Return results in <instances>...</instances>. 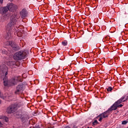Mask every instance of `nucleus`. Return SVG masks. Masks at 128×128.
I'll list each match as a JSON object with an SVG mask.
<instances>
[{"mask_svg": "<svg viewBox=\"0 0 128 128\" xmlns=\"http://www.w3.org/2000/svg\"><path fill=\"white\" fill-rule=\"evenodd\" d=\"M0 68L2 70L3 76H5L3 79L4 86H14L17 84L18 82H20V80H18L16 78L12 79L9 81L8 80V77H6L8 76V67L6 65L1 66Z\"/></svg>", "mask_w": 128, "mask_h": 128, "instance_id": "f257e3e1", "label": "nucleus"}, {"mask_svg": "<svg viewBox=\"0 0 128 128\" xmlns=\"http://www.w3.org/2000/svg\"><path fill=\"white\" fill-rule=\"evenodd\" d=\"M28 52L27 50H21L16 52L13 56L14 60H20L26 58Z\"/></svg>", "mask_w": 128, "mask_h": 128, "instance_id": "f03ea898", "label": "nucleus"}, {"mask_svg": "<svg viewBox=\"0 0 128 128\" xmlns=\"http://www.w3.org/2000/svg\"><path fill=\"white\" fill-rule=\"evenodd\" d=\"M18 18L20 17L18 16L16 14L12 15L10 18V22L6 26L7 30H11L12 26H14V24H16V20H18Z\"/></svg>", "mask_w": 128, "mask_h": 128, "instance_id": "7ed1b4c3", "label": "nucleus"}, {"mask_svg": "<svg viewBox=\"0 0 128 128\" xmlns=\"http://www.w3.org/2000/svg\"><path fill=\"white\" fill-rule=\"evenodd\" d=\"M24 84L22 83H21L16 86L14 93L16 94H20L22 93V92L24 91Z\"/></svg>", "mask_w": 128, "mask_h": 128, "instance_id": "20e7f679", "label": "nucleus"}, {"mask_svg": "<svg viewBox=\"0 0 128 128\" xmlns=\"http://www.w3.org/2000/svg\"><path fill=\"white\" fill-rule=\"evenodd\" d=\"M16 110V105L12 104L8 108L6 112L8 114H12Z\"/></svg>", "mask_w": 128, "mask_h": 128, "instance_id": "39448f33", "label": "nucleus"}, {"mask_svg": "<svg viewBox=\"0 0 128 128\" xmlns=\"http://www.w3.org/2000/svg\"><path fill=\"white\" fill-rule=\"evenodd\" d=\"M12 42L11 41H8L6 45L8 46L10 48L13 49L14 50H18V45L16 44H12Z\"/></svg>", "mask_w": 128, "mask_h": 128, "instance_id": "423d86ee", "label": "nucleus"}, {"mask_svg": "<svg viewBox=\"0 0 128 128\" xmlns=\"http://www.w3.org/2000/svg\"><path fill=\"white\" fill-rule=\"evenodd\" d=\"M7 6L8 8V10H10V12H14V10H16L18 6L12 3H8L7 4Z\"/></svg>", "mask_w": 128, "mask_h": 128, "instance_id": "0eeeda50", "label": "nucleus"}, {"mask_svg": "<svg viewBox=\"0 0 128 128\" xmlns=\"http://www.w3.org/2000/svg\"><path fill=\"white\" fill-rule=\"evenodd\" d=\"M20 15L22 18H24L26 16H28V11L26 9L24 8L20 12Z\"/></svg>", "mask_w": 128, "mask_h": 128, "instance_id": "6e6552de", "label": "nucleus"}, {"mask_svg": "<svg viewBox=\"0 0 128 128\" xmlns=\"http://www.w3.org/2000/svg\"><path fill=\"white\" fill-rule=\"evenodd\" d=\"M8 6L0 8V14H4L6 12H8Z\"/></svg>", "mask_w": 128, "mask_h": 128, "instance_id": "1a4fd4ad", "label": "nucleus"}, {"mask_svg": "<svg viewBox=\"0 0 128 128\" xmlns=\"http://www.w3.org/2000/svg\"><path fill=\"white\" fill-rule=\"evenodd\" d=\"M118 108V104L116 103H114L111 108L108 109V112H112V110H116Z\"/></svg>", "mask_w": 128, "mask_h": 128, "instance_id": "9d476101", "label": "nucleus"}, {"mask_svg": "<svg viewBox=\"0 0 128 128\" xmlns=\"http://www.w3.org/2000/svg\"><path fill=\"white\" fill-rule=\"evenodd\" d=\"M108 111H106L104 113L100 114L99 115V116H102L103 118H108Z\"/></svg>", "mask_w": 128, "mask_h": 128, "instance_id": "9b49d317", "label": "nucleus"}, {"mask_svg": "<svg viewBox=\"0 0 128 128\" xmlns=\"http://www.w3.org/2000/svg\"><path fill=\"white\" fill-rule=\"evenodd\" d=\"M6 64H7V66H14V64H16V62H6Z\"/></svg>", "mask_w": 128, "mask_h": 128, "instance_id": "f8f14e48", "label": "nucleus"}, {"mask_svg": "<svg viewBox=\"0 0 128 128\" xmlns=\"http://www.w3.org/2000/svg\"><path fill=\"white\" fill-rule=\"evenodd\" d=\"M124 100V97H122L117 102H116L115 104H122V102H126V100Z\"/></svg>", "mask_w": 128, "mask_h": 128, "instance_id": "ddd939ff", "label": "nucleus"}, {"mask_svg": "<svg viewBox=\"0 0 128 128\" xmlns=\"http://www.w3.org/2000/svg\"><path fill=\"white\" fill-rule=\"evenodd\" d=\"M0 118H1L2 120H5L6 122H8V118L6 116H0Z\"/></svg>", "mask_w": 128, "mask_h": 128, "instance_id": "4468645a", "label": "nucleus"}, {"mask_svg": "<svg viewBox=\"0 0 128 128\" xmlns=\"http://www.w3.org/2000/svg\"><path fill=\"white\" fill-rule=\"evenodd\" d=\"M30 118V117L28 116V115H25L22 118V120L24 122V120H28Z\"/></svg>", "mask_w": 128, "mask_h": 128, "instance_id": "2eb2a0df", "label": "nucleus"}, {"mask_svg": "<svg viewBox=\"0 0 128 128\" xmlns=\"http://www.w3.org/2000/svg\"><path fill=\"white\" fill-rule=\"evenodd\" d=\"M62 44L64 46H68V41L66 40H64L62 42Z\"/></svg>", "mask_w": 128, "mask_h": 128, "instance_id": "dca6fc26", "label": "nucleus"}, {"mask_svg": "<svg viewBox=\"0 0 128 128\" xmlns=\"http://www.w3.org/2000/svg\"><path fill=\"white\" fill-rule=\"evenodd\" d=\"M107 90L108 92H112V87H108V88H107Z\"/></svg>", "mask_w": 128, "mask_h": 128, "instance_id": "f3484780", "label": "nucleus"}, {"mask_svg": "<svg viewBox=\"0 0 128 128\" xmlns=\"http://www.w3.org/2000/svg\"><path fill=\"white\" fill-rule=\"evenodd\" d=\"M128 120H124L122 122V124H128Z\"/></svg>", "mask_w": 128, "mask_h": 128, "instance_id": "a211bd4d", "label": "nucleus"}, {"mask_svg": "<svg viewBox=\"0 0 128 128\" xmlns=\"http://www.w3.org/2000/svg\"><path fill=\"white\" fill-rule=\"evenodd\" d=\"M100 116V118L98 120H99V122H102V118H104L102 117V116Z\"/></svg>", "mask_w": 128, "mask_h": 128, "instance_id": "6ab92c4d", "label": "nucleus"}, {"mask_svg": "<svg viewBox=\"0 0 128 128\" xmlns=\"http://www.w3.org/2000/svg\"><path fill=\"white\" fill-rule=\"evenodd\" d=\"M98 124V120H94V122H93V124L94 126L95 124Z\"/></svg>", "mask_w": 128, "mask_h": 128, "instance_id": "aec40b11", "label": "nucleus"}, {"mask_svg": "<svg viewBox=\"0 0 128 128\" xmlns=\"http://www.w3.org/2000/svg\"><path fill=\"white\" fill-rule=\"evenodd\" d=\"M0 98H4V96H2V92H0Z\"/></svg>", "mask_w": 128, "mask_h": 128, "instance_id": "412c9836", "label": "nucleus"}, {"mask_svg": "<svg viewBox=\"0 0 128 128\" xmlns=\"http://www.w3.org/2000/svg\"><path fill=\"white\" fill-rule=\"evenodd\" d=\"M30 128H40L39 126H36L35 127H30Z\"/></svg>", "mask_w": 128, "mask_h": 128, "instance_id": "4be33fe9", "label": "nucleus"}, {"mask_svg": "<svg viewBox=\"0 0 128 128\" xmlns=\"http://www.w3.org/2000/svg\"><path fill=\"white\" fill-rule=\"evenodd\" d=\"M10 34H8V36L6 37V38H7V40H8V38H10Z\"/></svg>", "mask_w": 128, "mask_h": 128, "instance_id": "5701e85b", "label": "nucleus"}, {"mask_svg": "<svg viewBox=\"0 0 128 128\" xmlns=\"http://www.w3.org/2000/svg\"><path fill=\"white\" fill-rule=\"evenodd\" d=\"M118 108H122V104H120L118 105Z\"/></svg>", "mask_w": 128, "mask_h": 128, "instance_id": "b1692460", "label": "nucleus"}, {"mask_svg": "<svg viewBox=\"0 0 128 128\" xmlns=\"http://www.w3.org/2000/svg\"><path fill=\"white\" fill-rule=\"evenodd\" d=\"M4 22V20H2V19H0V22Z\"/></svg>", "mask_w": 128, "mask_h": 128, "instance_id": "393cba45", "label": "nucleus"}, {"mask_svg": "<svg viewBox=\"0 0 128 128\" xmlns=\"http://www.w3.org/2000/svg\"><path fill=\"white\" fill-rule=\"evenodd\" d=\"M2 2H4V0H0V4H2Z\"/></svg>", "mask_w": 128, "mask_h": 128, "instance_id": "a878e982", "label": "nucleus"}, {"mask_svg": "<svg viewBox=\"0 0 128 128\" xmlns=\"http://www.w3.org/2000/svg\"><path fill=\"white\" fill-rule=\"evenodd\" d=\"M2 123L0 122V128H2Z\"/></svg>", "mask_w": 128, "mask_h": 128, "instance_id": "bb28decb", "label": "nucleus"}, {"mask_svg": "<svg viewBox=\"0 0 128 128\" xmlns=\"http://www.w3.org/2000/svg\"><path fill=\"white\" fill-rule=\"evenodd\" d=\"M20 34V32H18L17 33V36H18V34Z\"/></svg>", "mask_w": 128, "mask_h": 128, "instance_id": "cd10ccee", "label": "nucleus"}, {"mask_svg": "<svg viewBox=\"0 0 128 128\" xmlns=\"http://www.w3.org/2000/svg\"><path fill=\"white\" fill-rule=\"evenodd\" d=\"M2 54H6V51H4V52H2Z\"/></svg>", "mask_w": 128, "mask_h": 128, "instance_id": "c85d7f7f", "label": "nucleus"}, {"mask_svg": "<svg viewBox=\"0 0 128 128\" xmlns=\"http://www.w3.org/2000/svg\"><path fill=\"white\" fill-rule=\"evenodd\" d=\"M2 104V100H0V104Z\"/></svg>", "mask_w": 128, "mask_h": 128, "instance_id": "c756f323", "label": "nucleus"}, {"mask_svg": "<svg viewBox=\"0 0 128 128\" xmlns=\"http://www.w3.org/2000/svg\"><path fill=\"white\" fill-rule=\"evenodd\" d=\"M10 2H12V0H9Z\"/></svg>", "mask_w": 128, "mask_h": 128, "instance_id": "7c9ffc66", "label": "nucleus"}, {"mask_svg": "<svg viewBox=\"0 0 128 128\" xmlns=\"http://www.w3.org/2000/svg\"><path fill=\"white\" fill-rule=\"evenodd\" d=\"M9 50V52H12V50Z\"/></svg>", "mask_w": 128, "mask_h": 128, "instance_id": "2f4dec72", "label": "nucleus"}, {"mask_svg": "<svg viewBox=\"0 0 128 128\" xmlns=\"http://www.w3.org/2000/svg\"><path fill=\"white\" fill-rule=\"evenodd\" d=\"M88 128H90V127H88Z\"/></svg>", "mask_w": 128, "mask_h": 128, "instance_id": "473e14b6", "label": "nucleus"}, {"mask_svg": "<svg viewBox=\"0 0 128 128\" xmlns=\"http://www.w3.org/2000/svg\"><path fill=\"white\" fill-rule=\"evenodd\" d=\"M74 128H76V126H74Z\"/></svg>", "mask_w": 128, "mask_h": 128, "instance_id": "72a5a7b5", "label": "nucleus"}]
</instances>
